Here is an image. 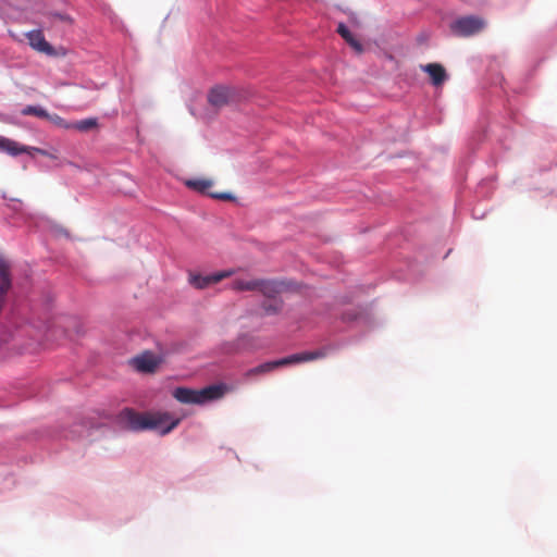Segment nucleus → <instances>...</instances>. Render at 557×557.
Returning <instances> with one entry per match:
<instances>
[{"instance_id":"obj_1","label":"nucleus","mask_w":557,"mask_h":557,"mask_svg":"<svg viewBox=\"0 0 557 557\" xmlns=\"http://www.w3.org/2000/svg\"><path fill=\"white\" fill-rule=\"evenodd\" d=\"M225 392L226 387L224 385H209L201 389L177 387L173 391V397L182 404L203 405L222 398Z\"/></svg>"},{"instance_id":"obj_2","label":"nucleus","mask_w":557,"mask_h":557,"mask_svg":"<svg viewBox=\"0 0 557 557\" xmlns=\"http://www.w3.org/2000/svg\"><path fill=\"white\" fill-rule=\"evenodd\" d=\"M325 356H326L325 349H318L315 351H304V352H299V354H294V355L284 357L278 360L268 361L262 364H259L252 369H249L245 375L247 377L256 376V375L271 372L280 367L292 366V364L301 363V362H308V361L324 358Z\"/></svg>"},{"instance_id":"obj_3","label":"nucleus","mask_w":557,"mask_h":557,"mask_svg":"<svg viewBox=\"0 0 557 557\" xmlns=\"http://www.w3.org/2000/svg\"><path fill=\"white\" fill-rule=\"evenodd\" d=\"M166 413H139L133 409H124L121 419L132 431L157 430L168 420Z\"/></svg>"},{"instance_id":"obj_4","label":"nucleus","mask_w":557,"mask_h":557,"mask_svg":"<svg viewBox=\"0 0 557 557\" xmlns=\"http://www.w3.org/2000/svg\"><path fill=\"white\" fill-rule=\"evenodd\" d=\"M0 150L7 152L10 156H18L22 153H27L29 156H34L35 153H39L41 156L49 157L51 159H57L55 154L50 153L49 151L37 148L21 145L20 143L10 139V138H0Z\"/></svg>"},{"instance_id":"obj_5","label":"nucleus","mask_w":557,"mask_h":557,"mask_svg":"<svg viewBox=\"0 0 557 557\" xmlns=\"http://www.w3.org/2000/svg\"><path fill=\"white\" fill-rule=\"evenodd\" d=\"M484 26L485 22L478 16H463L451 24V30L459 36L468 37L481 32Z\"/></svg>"},{"instance_id":"obj_6","label":"nucleus","mask_w":557,"mask_h":557,"mask_svg":"<svg viewBox=\"0 0 557 557\" xmlns=\"http://www.w3.org/2000/svg\"><path fill=\"white\" fill-rule=\"evenodd\" d=\"M231 274L232 272L230 271H222L210 275L190 273L189 283L197 289H205L228 277Z\"/></svg>"},{"instance_id":"obj_7","label":"nucleus","mask_w":557,"mask_h":557,"mask_svg":"<svg viewBox=\"0 0 557 557\" xmlns=\"http://www.w3.org/2000/svg\"><path fill=\"white\" fill-rule=\"evenodd\" d=\"M234 98V90L227 86H215L208 95L209 103L219 109L226 106Z\"/></svg>"},{"instance_id":"obj_8","label":"nucleus","mask_w":557,"mask_h":557,"mask_svg":"<svg viewBox=\"0 0 557 557\" xmlns=\"http://www.w3.org/2000/svg\"><path fill=\"white\" fill-rule=\"evenodd\" d=\"M186 186L190 189L199 191L201 194H208V190L212 187L213 182L209 178H194L186 181ZM212 198L221 200H231L233 197L226 193H209Z\"/></svg>"},{"instance_id":"obj_9","label":"nucleus","mask_w":557,"mask_h":557,"mask_svg":"<svg viewBox=\"0 0 557 557\" xmlns=\"http://www.w3.org/2000/svg\"><path fill=\"white\" fill-rule=\"evenodd\" d=\"M285 288L286 285L284 282L259 278L257 290L260 292L268 299H276V295L281 294Z\"/></svg>"},{"instance_id":"obj_10","label":"nucleus","mask_w":557,"mask_h":557,"mask_svg":"<svg viewBox=\"0 0 557 557\" xmlns=\"http://www.w3.org/2000/svg\"><path fill=\"white\" fill-rule=\"evenodd\" d=\"M29 46L38 52L53 54L52 46L45 39L41 30H32L26 34Z\"/></svg>"},{"instance_id":"obj_11","label":"nucleus","mask_w":557,"mask_h":557,"mask_svg":"<svg viewBox=\"0 0 557 557\" xmlns=\"http://www.w3.org/2000/svg\"><path fill=\"white\" fill-rule=\"evenodd\" d=\"M422 70L429 74L432 84L436 87L443 85L447 79V73L440 63H429L422 66Z\"/></svg>"},{"instance_id":"obj_12","label":"nucleus","mask_w":557,"mask_h":557,"mask_svg":"<svg viewBox=\"0 0 557 557\" xmlns=\"http://www.w3.org/2000/svg\"><path fill=\"white\" fill-rule=\"evenodd\" d=\"M134 367L140 372H152L158 366L156 357L150 352H145L133 359Z\"/></svg>"},{"instance_id":"obj_13","label":"nucleus","mask_w":557,"mask_h":557,"mask_svg":"<svg viewBox=\"0 0 557 557\" xmlns=\"http://www.w3.org/2000/svg\"><path fill=\"white\" fill-rule=\"evenodd\" d=\"M10 288V267L7 261L0 260V296H4Z\"/></svg>"},{"instance_id":"obj_14","label":"nucleus","mask_w":557,"mask_h":557,"mask_svg":"<svg viewBox=\"0 0 557 557\" xmlns=\"http://www.w3.org/2000/svg\"><path fill=\"white\" fill-rule=\"evenodd\" d=\"M259 278H236L232 282V289L236 292L257 290Z\"/></svg>"},{"instance_id":"obj_15","label":"nucleus","mask_w":557,"mask_h":557,"mask_svg":"<svg viewBox=\"0 0 557 557\" xmlns=\"http://www.w3.org/2000/svg\"><path fill=\"white\" fill-rule=\"evenodd\" d=\"M337 33L349 44L357 52H362L361 44L351 35L349 29L341 23L337 27Z\"/></svg>"},{"instance_id":"obj_16","label":"nucleus","mask_w":557,"mask_h":557,"mask_svg":"<svg viewBox=\"0 0 557 557\" xmlns=\"http://www.w3.org/2000/svg\"><path fill=\"white\" fill-rule=\"evenodd\" d=\"M98 127V120L96 117H88L74 123H71V128L79 132H89Z\"/></svg>"},{"instance_id":"obj_17","label":"nucleus","mask_w":557,"mask_h":557,"mask_svg":"<svg viewBox=\"0 0 557 557\" xmlns=\"http://www.w3.org/2000/svg\"><path fill=\"white\" fill-rule=\"evenodd\" d=\"M283 307V302L280 299H269L262 304V310L265 315L277 314Z\"/></svg>"},{"instance_id":"obj_18","label":"nucleus","mask_w":557,"mask_h":557,"mask_svg":"<svg viewBox=\"0 0 557 557\" xmlns=\"http://www.w3.org/2000/svg\"><path fill=\"white\" fill-rule=\"evenodd\" d=\"M22 114L23 115H35L37 117L45 119V120L47 117H50V113L47 110H45L41 107H37V106H26L22 110Z\"/></svg>"},{"instance_id":"obj_19","label":"nucleus","mask_w":557,"mask_h":557,"mask_svg":"<svg viewBox=\"0 0 557 557\" xmlns=\"http://www.w3.org/2000/svg\"><path fill=\"white\" fill-rule=\"evenodd\" d=\"M46 120H48L49 122H51L53 125H55L58 127L65 128V129L71 128V123L66 122L63 117H61L58 114H50V117H47Z\"/></svg>"},{"instance_id":"obj_20","label":"nucleus","mask_w":557,"mask_h":557,"mask_svg":"<svg viewBox=\"0 0 557 557\" xmlns=\"http://www.w3.org/2000/svg\"><path fill=\"white\" fill-rule=\"evenodd\" d=\"M178 422H180L178 419L173 421L170 425H168L165 429L162 430V434H166V433L171 432L174 428L177 426Z\"/></svg>"},{"instance_id":"obj_21","label":"nucleus","mask_w":557,"mask_h":557,"mask_svg":"<svg viewBox=\"0 0 557 557\" xmlns=\"http://www.w3.org/2000/svg\"><path fill=\"white\" fill-rule=\"evenodd\" d=\"M227 351H228V352H234V351H237V349H236V348H234V349H228Z\"/></svg>"},{"instance_id":"obj_22","label":"nucleus","mask_w":557,"mask_h":557,"mask_svg":"<svg viewBox=\"0 0 557 557\" xmlns=\"http://www.w3.org/2000/svg\"><path fill=\"white\" fill-rule=\"evenodd\" d=\"M0 138H4L3 136H0Z\"/></svg>"}]
</instances>
